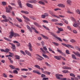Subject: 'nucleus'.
<instances>
[{
  "mask_svg": "<svg viewBox=\"0 0 80 80\" xmlns=\"http://www.w3.org/2000/svg\"><path fill=\"white\" fill-rule=\"evenodd\" d=\"M51 34L53 36V37H54L55 38H56V40H57V39L58 40H59L60 42H62V39L60 38H59L58 37H57V36L55 34L53 33H52V32H51Z\"/></svg>",
  "mask_w": 80,
  "mask_h": 80,
  "instance_id": "obj_1",
  "label": "nucleus"
},
{
  "mask_svg": "<svg viewBox=\"0 0 80 80\" xmlns=\"http://www.w3.org/2000/svg\"><path fill=\"white\" fill-rule=\"evenodd\" d=\"M8 7L9 8H8L7 7H6V12L7 13H11L10 11L12 10V8L10 5L8 6Z\"/></svg>",
  "mask_w": 80,
  "mask_h": 80,
  "instance_id": "obj_2",
  "label": "nucleus"
},
{
  "mask_svg": "<svg viewBox=\"0 0 80 80\" xmlns=\"http://www.w3.org/2000/svg\"><path fill=\"white\" fill-rule=\"evenodd\" d=\"M61 44L63 46H64V47H67L68 48H74V47L72 46V45H70L68 44H65L64 43H62Z\"/></svg>",
  "mask_w": 80,
  "mask_h": 80,
  "instance_id": "obj_3",
  "label": "nucleus"
},
{
  "mask_svg": "<svg viewBox=\"0 0 80 80\" xmlns=\"http://www.w3.org/2000/svg\"><path fill=\"white\" fill-rule=\"evenodd\" d=\"M55 76L56 77V78L58 79H61V78H60V77H63V75H62L61 74H56Z\"/></svg>",
  "mask_w": 80,
  "mask_h": 80,
  "instance_id": "obj_4",
  "label": "nucleus"
},
{
  "mask_svg": "<svg viewBox=\"0 0 80 80\" xmlns=\"http://www.w3.org/2000/svg\"><path fill=\"white\" fill-rule=\"evenodd\" d=\"M28 2L30 3H36L37 2V1L36 0H30L28 1Z\"/></svg>",
  "mask_w": 80,
  "mask_h": 80,
  "instance_id": "obj_5",
  "label": "nucleus"
},
{
  "mask_svg": "<svg viewBox=\"0 0 80 80\" xmlns=\"http://www.w3.org/2000/svg\"><path fill=\"white\" fill-rule=\"evenodd\" d=\"M31 28L32 30H34V32H35V33H38V32L35 29V28L33 27V26H31Z\"/></svg>",
  "mask_w": 80,
  "mask_h": 80,
  "instance_id": "obj_6",
  "label": "nucleus"
},
{
  "mask_svg": "<svg viewBox=\"0 0 80 80\" xmlns=\"http://www.w3.org/2000/svg\"><path fill=\"white\" fill-rule=\"evenodd\" d=\"M18 4L21 8H22V3H21V1L20 0L18 1Z\"/></svg>",
  "mask_w": 80,
  "mask_h": 80,
  "instance_id": "obj_7",
  "label": "nucleus"
},
{
  "mask_svg": "<svg viewBox=\"0 0 80 80\" xmlns=\"http://www.w3.org/2000/svg\"><path fill=\"white\" fill-rule=\"evenodd\" d=\"M73 53H74L77 57H80V53H78L77 52H75L74 51L73 52Z\"/></svg>",
  "mask_w": 80,
  "mask_h": 80,
  "instance_id": "obj_8",
  "label": "nucleus"
},
{
  "mask_svg": "<svg viewBox=\"0 0 80 80\" xmlns=\"http://www.w3.org/2000/svg\"><path fill=\"white\" fill-rule=\"evenodd\" d=\"M26 5L28 7H30V8H33V5L29 3H26Z\"/></svg>",
  "mask_w": 80,
  "mask_h": 80,
  "instance_id": "obj_9",
  "label": "nucleus"
},
{
  "mask_svg": "<svg viewBox=\"0 0 80 80\" xmlns=\"http://www.w3.org/2000/svg\"><path fill=\"white\" fill-rule=\"evenodd\" d=\"M13 36L14 37H20V35H19L18 33H14V34H13Z\"/></svg>",
  "mask_w": 80,
  "mask_h": 80,
  "instance_id": "obj_10",
  "label": "nucleus"
},
{
  "mask_svg": "<svg viewBox=\"0 0 80 80\" xmlns=\"http://www.w3.org/2000/svg\"><path fill=\"white\" fill-rule=\"evenodd\" d=\"M21 12L22 13H25V14H28V13H29L27 11H25L23 10L21 11Z\"/></svg>",
  "mask_w": 80,
  "mask_h": 80,
  "instance_id": "obj_11",
  "label": "nucleus"
},
{
  "mask_svg": "<svg viewBox=\"0 0 80 80\" xmlns=\"http://www.w3.org/2000/svg\"><path fill=\"white\" fill-rule=\"evenodd\" d=\"M25 52L26 53V54L28 55L29 56H31V53H30L28 51L25 50Z\"/></svg>",
  "mask_w": 80,
  "mask_h": 80,
  "instance_id": "obj_12",
  "label": "nucleus"
},
{
  "mask_svg": "<svg viewBox=\"0 0 80 80\" xmlns=\"http://www.w3.org/2000/svg\"><path fill=\"white\" fill-rule=\"evenodd\" d=\"M23 17L24 19H26V20H27V21H29L30 22V20L29 19V18H28L26 16H25L24 15L23 16Z\"/></svg>",
  "mask_w": 80,
  "mask_h": 80,
  "instance_id": "obj_13",
  "label": "nucleus"
},
{
  "mask_svg": "<svg viewBox=\"0 0 80 80\" xmlns=\"http://www.w3.org/2000/svg\"><path fill=\"white\" fill-rule=\"evenodd\" d=\"M54 58H56V59H57V60H60L61 59L60 58V57L59 56H54Z\"/></svg>",
  "mask_w": 80,
  "mask_h": 80,
  "instance_id": "obj_14",
  "label": "nucleus"
},
{
  "mask_svg": "<svg viewBox=\"0 0 80 80\" xmlns=\"http://www.w3.org/2000/svg\"><path fill=\"white\" fill-rule=\"evenodd\" d=\"M67 3L69 4V5H72V1L70 0H68L67 1Z\"/></svg>",
  "mask_w": 80,
  "mask_h": 80,
  "instance_id": "obj_15",
  "label": "nucleus"
},
{
  "mask_svg": "<svg viewBox=\"0 0 80 80\" xmlns=\"http://www.w3.org/2000/svg\"><path fill=\"white\" fill-rule=\"evenodd\" d=\"M34 67H36V68H38V69H39V70H40V69H41V68H40V67L39 66H38L37 65H35Z\"/></svg>",
  "mask_w": 80,
  "mask_h": 80,
  "instance_id": "obj_16",
  "label": "nucleus"
},
{
  "mask_svg": "<svg viewBox=\"0 0 80 80\" xmlns=\"http://www.w3.org/2000/svg\"><path fill=\"white\" fill-rule=\"evenodd\" d=\"M72 58L75 60H77V58H76V56L74 54H72Z\"/></svg>",
  "mask_w": 80,
  "mask_h": 80,
  "instance_id": "obj_17",
  "label": "nucleus"
},
{
  "mask_svg": "<svg viewBox=\"0 0 80 80\" xmlns=\"http://www.w3.org/2000/svg\"><path fill=\"white\" fill-rule=\"evenodd\" d=\"M9 67H10V68H12V69H15V66H13L12 65H9Z\"/></svg>",
  "mask_w": 80,
  "mask_h": 80,
  "instance_id": "obj_18",
  "label": "nucleus"
},
{
  "mask_svg": "<svg viewBox=\"0 0 80 80\" xmlns=\"http://www.w3.org/2000/svg\"><path fill=\"white\" fill-rule=\"evenodd\" d=\"M42 27H44V28H45L46 30H48V31L50 30V29H49V28H48L46 27V26H45V25H42Z\"/></svg>",
  "mask_w": 80,
  "mask_h": 80,
  "instance_id": "obj_19",
  "label": "nucleus"
},
{
  "mask_svg": "<svg viewBox=\"0 0 80 80\" xmlns=\"http://www.w3.org/2000/svg\"><path fill=\"white\" fill-rule=\"evenodd\" d=\"M49 12L50 14H51V15H52V16H53V15H54L53 14L54 13L52 11H49Z\"/></svg>",
  "mask_w": 80,
  "mask_h": 80,
  "instance_id": "obj_20",
  "label": "nucleus"
},
{
  "mask_svg": "<svg viewBox=\"0 0 80 80\" xmlns=\"http://www.w3.org/2000/svg\"><path fill=\"white\" fill-rule=\"evenodd\" d=\"M42 56L45 58H48V59H49V57H48V56L46 55L43 54H42Z\"/></svg>",
  "mask_w": 80,
  "mask_h": 80,
  "instance_id": "obj_21",
  "label": "nucleus"
},
{
  "mask_svg": "<svg viewBox=\"0 0 80 80\" xmlns=\"http://www.w3.org/2000/svg\"><path fill=\"white\" fill-rule=\"evenodd\" d=\"M52 43H53V44H54V45H55V46H58V45H59V44L57 42H52Z\"/></svg>",
  "mask_w": 80,
  "mask_h": 80,
  "instance_id": "obj_22",
  "label": "nucleus"
},
{
  "mask_svg": "<svg viewBox=\"0 0 80 80\" xmlns=\"http://www.w3.org/2000/svg\"><path fill=\"white\" fill-rule=\"evenodd\" d=\"M13 37V34H11L9 36L8 38L10 39H12V38Z\"/></svg>",
  "mask_w": 80,
  "mask_h": 80,
  "instance_id": "obj_23",
  "label": "nucleus"
},
{
  "mask_svg": "<svg viewBox=\"0 0 80 80\" xmlns=\"http://www.w3.org/2000/svg\"><path fill=\"white\" fill-rule=\"evenodd\" d=\"M58 31H59L60 32H63V29H62V28H59L58 27Z\"/></svg>",
  "mask_w": 80,
  "mask_h": 80,
  "instance_id": "obj_24",
  "label": "nucleus"
},
{
  "mask_svg": "<svg viewBox=\"0 0 80 80\" xmlns=\"http://www.w3.org/2000/svg\"><path fill=\"white\" fill-rule=\"evenodd\" d=\"M38 3L41 5H45V3H44V2H42V1H39Z\"/></svg>",
  "mask_w": 80,
  "mask_h": 80,
  "instance_id": "obj_25",
  "label": "nucleus"
},
{
  "mask_svg": "<svg viewBox=\"0 0 80 80\" xmlns=\"http://www.w3.org/2000/svg\"><path fill=\"white\" fill-rule=\"evenodd\" d=\"M51 22H58V20L57 19H52L51 20Z\"/></svg>",
  "mask_w": 80,
  "mask_h": 80,
  "instance_id": "obj_26",
  "label": "nucleus"
},
{
  "mask_svg": "<svg viewBox=\"0 0 80 80\" xmlns=\"http://www.w3.org/2000/svg\"><path fill=\"white\" fill-rule=\"evenodd\" d=\"M70 42L71 43H74V42H75L76 41L74 39H71L70 40Z\"/></svg>",
  "mask_w": 80,
  "mask_h": 80,
  "instance_id": "obj_27",
  "label": "nucleus"
},
{
  "mask_svg": "<svg viewBox=\"0 0 80 80\" xmlns=\"http://www.w3.org/2000/svg\"><path fill=\"white\" fill-rule=\"evenodd\" d=\"M2 5H3V6H5L7 5V2L3 1L2 2Z\"/></svg>",
  "mask_w": 80,
  "mask_h": 80,
  "instance_id": "obj_28",
  "label": "nucleus"
},
{
  "mask_svg": "<svg viewBox=\"0 0 80 80\" xmlns=\"http://www.w3.org/2000/svg\"><path fill=\"white\" fill-rule=\"evenodd\" d=\"M10 50L9 49L6 48L5 49V52H7V53H8L9 52V51H10Z\"/></svg>",
  "mask_w": 80,
  "mask_h": 80,
  "instance_id": "obj_29",
  "label": "nucleus"
},
{
  "mask_svg": "<svg viewBox=\"0 0 80 80\" xmlns=\"http://www.w3.org/2000/svg\"><path fill=\"white\" fill-rule=\"evenodd\" d=\"M12 49H15L16 48H15V45L13 44H12Z\"/></svg>",
  "mask_w": 80,
  "mask_h": 80,
  "instance_id": "obj_30",
  "label": "nucleus"
},
{
  "mask_svg": "<svg viewBox=\"0 0 80 80\" xmlns=\"http://www.w3.org/2000/svg\"><path fill=\"white\" fill-rule=\"evenodd\" d=\"M70 76H71V77H75V75L73 73H70Z\"/></svg>",
  "mask_w": 80,
  "mask_h": 80,
  "instance_id": "obj_31",
  "label": "nucleus"
},
{
  "mask_svg": "<svg viewBox=\"0 0 80 80\" xmlns=\"http://www.w3.org/2000/svg\"><path fill=\"white\" fill-rule=\"evenodd\" d=\"M16 59H17V60H19L20 59V56H18V55H16Z\"/></svg>",
  "mask_w": 80,
  "mask_h": 80,
  "instance_id": "obj_32",
  "label": "nucleus"
},
{
  "mask_svg": "<svg viewBox=\"0 0 80 80\" xmlns=\"http://www.w3.org/2000/svg\"><path fill=\"white\" fill-rule=\"evenodd\" d=\"M13 72L14 73H16V74H18V71L17 70H13Z\"/></svg>",
  "mask_w": 80,
  "mask_h": 80,
  "instance_id": "obj_33",
  "label": "nucleus"
},
{
  "mask_svg": "<svg viewBox=\"0 0 80 80\" xmlns=\"http://www.w3.org/2000/svg\"><path fill=\"white\" fill-rule=\"evenodd\" d=\"M76 12H77L78 14H79V15H80V11L79 9H77L76 10Z\"/></svg>",
  "mask_w": 80,
  "mask_h": 80,
  "instance_id": "obj_34",
  "label": "nucleus"
},
{
  "mask_svg": "<svg viewBox=\"0 0 80 80\" xmlns=\"http://www.w3.org/2000/svg\"><path fill=\"white\" fill-rule=\"evenodd\" d=\"M68 72V70H64L63 71H62V72L63 73H67Z\"/></svg>",
  "mask_w": 80,
  "mask_h": 80,
  "instance_id": "obj_35",
  "label": "nucleus"
},
{
  "mask_svg": "<svg viewBox=\"0 0 80 80\" xmlns=\"http://www.w3.org/2000/svg\"><path fill=\"white\" fill-rule=\"evenodd\" d=\"M21 71H28V69H25V68L22 69H21Z\"/></svg>",
  "mask_w": 80,
  "mask_h": 80,
  "instance_id": "obj_36",
  "label": "nucleus"
},
{
  "mask_svg": "<svg viewBox=\"0 0 80 80\" xmlns=\"http://www.w3.org/2000/svg\"><path fill=\"white\" fill-rule=\"evenodd\" d=\"M3 77L5 78H7V75L5 74V73H3Z\"/></svg>",
  "mask_w": 80,
  "mask_h": 80,
  "instance_id": "obj_37",
  "label": "nucleus"
},
{
  "mask_svg": "<svg viewBox=\"0 0 80 80\" xmlns=\"http://www.w3.org/2000/svg\"><path fill=\"white\" fill-rule=\"evenodd\" d=\"M66 53L67 54H70V52H69V50H67L66 51Z\"/></svg>",
  "mask_w": 80,
  "mask_h": 80,
  "instance_id": "obj_38",
  "label": "nucleus"
},
{
  "mask_svg": "<svg viewBox=\"0 0 80 80\" xmlns=\"http://www.w3.org/2000/svg\"><path fill=\"white\" fill-rule=\"evenodd\" d=\"M63 68L64 69V70H68V67L67 66H65L63 67Z\"/></svg>",
  "mask_w": 80,
  "mask_h": 80,
  "instance_id": "obj_39",
  "label": "nucleus"
},
{
  "mask_svg": "<svg viewBox=\"0 0 80 80\" xmlns=\"http://www.w3.org/2000/svg\"><path fill=\"white\" fill-rule=\"evenodd\" d=\"M42 22L43 23H48V22L47 20H42Z\"/></svg>",
  "mask_w": 80,
  "mask_h": 80,
  "instance_id": "obj_40",
  "label": "nucleus"
},
{
  "mask_svg": "<svg viewBox=\"0 0 80 80\" xmlns=\"http://www.w3.org/2000/svg\"><path fill=\"white\" fill-rule=\"evenodd\" d=\"M14 33V32H13V29H12L11 31L10 34H13Z\"/></svg>",
  "mask_w": 80,
  "mask_h": 80,
  "instance_id": "obj_41",
  "label": "nucleus"
},
{
  "mask_svg": "<svg viewBox=\"0 0 80 80\" xmlns=\"http://www.w3.org/2000/svg\"><path fill=\"white\" fill-rule=\"evenodd\" d=\"M17 47H18L20 46V43L18 42V43L16 44Z\"/></svg>",
  "mask_w": 80,
  "mask_h": 80,
  "instance_id": "obj_42",
  "label": "nucleus"
},
{
  "mask_svg": "<svg viewBox=\"0 0 80 80\" xmlns=\"http://www.w3.org/2000/svg\"><path fill=\"white\" fill-rule=\"evenodd\" d=\"M40 50H42V52H43V53H45V51H44V50H43V48H41Z\"/></svg>",
  "mask_w": 80,
  "mask_h": 80,
  "instance_id": "obj_43",
  "label": "nucleus"
},
{
  "mask_svg": "<svg viewBox=\"0 0 80 80\" xmlns=\"http://www.w3.org/2000/svg\"><path fill=\"white\" fill-rule=\"evenodd\" d=\"M61 10V9L59 8H56L54 9V11H57V10Z\"/></svg>",
  "mask_w": 80,
  "mask_h": 80,
  "instance_id": "obj_44",
  "label": "nucleus"
},
{
  "mask_svg": "<svg viewBox=\"0 0 80 80\" xmlns=\"http://www.w3.org/2000/svg\"><path fill=\"white\" fill-rule=\"evenodd\" d=\"M53 17H57V18H60V17L57 16H56V15H54L53 16Z\"/></svg>",
  "mask_w": 80,
  "mask_h": 80,
  "instance_id": "obj_45",
  "label": "nucleus"
},
{
  "mask_svg": "<svg viewBox=\"0 0 80 80\" xmlns=\"http://www.w3.org/2000/svg\"><path fill=\"white\" fill-rule=\"evenodd\" d=\"M58 25H60V26H63V25L62 23H58Z\"/></svg>",
  "mask_w": 80,
  "mask_h": 80,
  "instance_id": "obj_46",
  "label": "nucleus"
},
{
  "mask_svg": "<svg viewBox=\"0 0 80 80\" xmlns=\"http://www.w3.org/2000/svg\"><path fill=\"white\" fill-rule=\"evenodd\" d=\"M71 19L73 22H75V18H73V17H71Z\"/></svg>",
  "mask_w": 80,
  "mask_h": 80,
  "instance_id": "obj_47",
  "label": "nucleus"
},
{
  "mask_svg": "<svg viewBox=\"0 0 80 80\" xmlns=\"http://www.w3.org/2000/svg\"><path fill=\"white\" fill-rule=\"evenodd\" d=\"M48 80V78H42V80Z\"/></svg>",
  "mask_w": 80,
  "mask_h": 80,
  "instance_id": "obj_48",
  "label": "nucleus"
},
{
  "mask_svg": "<svg viewBox=\"0 0 80 80\" xmlns=\"http://www.w3.org/2000/svg\"><path fill=\"white\" fill-rule=\"evenodd\" d=\"M41 77H42V78H43V77H46V76H45V75L44 74H42L41 75Z\"/></svg>",
  "mask_w": 80,
  "mask_h": 80,
  "instance_id": "obj_49",
  "label": "nucleus"
},
{
  "mask_svg": "<svg viewBox=\"0 0 80 80\" xmlns=\"http://www.w3.org/2000/svg\"><path fill=\"white\" fill-rule=\"evenodd\" d=\"M10 4L11 5H12V6H16V4H15L14 3H11Z\"/></svg>",
  "mask_w": 80,
  "mask_h": 80,
  "instance_id": "obj_50",
  "label": "nucleus"
},
{
  "mask_svg": "<svg viewBox=\"0 0 80 80\" xmlns=\"http://www.w3.org/2000/svg\"><path fill=\"white\" fill-rule=\"evenodd\" d=\"M37 60H39V61H42V59L40 58H37Z\"/></svg>",
  "mask_w": 80,
  "mask_h": 80,
  "instance_id": "obj_51",
  "label": "nucleus"
},
{
  "mask_svg": "<svg viewBox=\"0 0 80 80\" xmlns=\"http://www.w3.org/2000/svg\"><path fill=\"white\" fill-rule=\"evenodd\" d=\"M44 15L45 16V17H48V14L47 13H45Z\"/></svg>",
  "mask_w": 80,
  "mask_h": 80,
  "instance_id": "obj_52",
  "label": "nucleus"
},
{
  "mask_svg": "<svg viewBox=\"0 0 80 80\" xmlns=\"http://www.w3.org/2000/svg\"><path fill=\"white\" fill-rule=\"evenodd\" d=\"M12 15L13 16H15V13H14V11H12Z\"/></svg>",
  "mask_w": 80,
  "mask_h": 80,
  "instance_id": "obj_53",
  "label": "nucleus"
},
{
  "mask_svg": "<svg viewBox=\"0 0 80 80\" xmlns=\"http://www.w3.org/2000/svg\"><path fill=\"white\" fill-rule=\"evenodd\" d=\"M41 43L42 44V46H43V45H44V42L43 41H41Z\"/></svg>",
  "mask_w": 80,
  "mask_h": 80,
  "instance_id": "obj_54",
  "label": "nucleus"
},
{
  "mask_svg": "<svg viewBox=\"0 0 80 80\" xmlns=\"http://www.w3.org/2000/svg\"><path fill=\"white\" fill-rule=\"evenodd\" d=\"M61 54L62 55H63V56H64V57H65V56H66V55H65V54L63 53V52H62L61 53Z\"/></svg>",
  "mask_w": 80,
  "mask_h": 80,
  "instance_id": "obj_55",
  "label": "nucleus"
},
{
  "mask_svg": "<svg viewBox=\"0 0 80 80\" xmlns=\"http://www.w3.org/2000/svg\"><path fill=\"white\" fill-rule=\"evenodd\" d=\"M13 43H18V42L16 41H13Z\"/></svg>",
  "mask_w": 80,
  "mask_h": 80,
  "instance_id": "obj_56",
  "label": "nucleus"
},
{
  "mask_svg": "<svg viewBox=\"0 0 80 80\" xmlns=\"http://www.w3.org/2000/svg\"><path fill=\"white\" fill-rule=\"evenodd\" d=\"M57 51H58V52H59V53H62V50H57Z\"/></svg>",
  "mask_w": 80,
  "mask_h": 80,
  "instance_id": "obj_57",
  "label": "nucleus"
},
{
  "mask_svg": "<svg viewBox=\"0 0 80 80\" xmlns=\"http://www.w3.org/2000/svg\"><path fill=\"white\" fill-rule=\"evenodd\" d=\"M73 32L74 33H77V31L75 30H74Z\"/></svg>",
  "mask_w": 80,
  "mask_h": 80,
  "instance_id": "obj_58",
  "label": "nucleus"
},
{
  "mask_svg": "<svg viewBox=\"0 0 80 80\" xmlns=\"http://www.w3.org/2000/svg\"><path fill=\"white\" fill-rule=\"evenodd\" d=\"M34 24L36 26H37V25H38V23L36 22H34Z\"/></svg>",
  "mask_w": 80,
  "mask_h": 80,
  "instance_id": "obj_59",
  "label": "nucleus"
},
{
  "mask_svg": "<svg viewBox=\"0 0 80 80\" xmlns=\"http://www.w3.org/2000/svg\"><path fill=\"white\" fill-rule=\"evenodd\" d=\"M46 17L44 15H43L42 16V18H45Z\"/></svg>",
  "mask_w": 80,
  "mask_h": 80,
  "instance_id": "obj_60",
  "label": "nucleus"
},
{
  "mask_svg": "<svg viewBox=\"0 0 80 80\" xmlns=\"http://www.w3.org/2000/svg\"><path fill=\"white\" fill-rule=\"evenodd\" d=\"M61 7H63V8H65V6L63 4H61Z\"/></svg>",
  "mask_w": 80,
  "mask_h": 80,
  "instance_id": "obj_61",
  "label": "nucleus"
},
{
  "mask_svg": "<svg viewBox=\"0 0 80 80\" xmlns=\"http://www.w3.org/2000/svg\"><path fill=\"white\" fill-rule=\"evenodd\" d=\"M28 47H32V44L30 43H28Z\"/></svg>",
  "mask_w": 80,
  "mask_h": 80,
  "instance_id": "obj_62",
  "label": "nucleus"
},
{
  "mask_svg": "<svg viewBox=\"0 0 80 80\" xmlns=\"http://www.w3.org/2000/svg\"><path fill=\"white\" fill-rule=\"evenodd\" d=\"M43 48V49H44V50L45 51L47 50V48L45 47H44Z\"/></svg>",
  "mask_w": 80,
  "mask_h": 80,
  "instance_id": "obj_63",
  "label": "nucleus"
},
{
  "mask_svg": "<svg viewBox=\"0 0 80 80\" xmlns=\"http://www.w3.org/2000/svg\"><path fill=\"white\" fill-rule=\"evenodd\" d=\"M61 80H67V78H61Z\"/></svg>",
  "mask_w": 80,
  "mask_h": 80,
  "instance_id": "obj_64",
  "label": "nucleus"
}]
</instances>
